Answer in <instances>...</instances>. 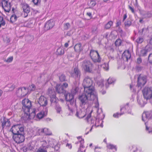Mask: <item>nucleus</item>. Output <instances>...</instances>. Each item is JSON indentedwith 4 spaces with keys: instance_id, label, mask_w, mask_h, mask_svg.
I'll return each instance as SVG.
<instances>
[{
    "instance_id": "46",
    "label": "nucleus",
    "mask_w": 152,
    "mask_h": 152,
    "mask_svg": "<svg viewBox=\"0 0 152 152\" xmlns=\"http://www.w3.org/2000/svg\"><path fill=\"white\" fill-rule=\"evenodd\" d=\"M32 1L34 4L36 5H38L40 3V0H32Z\"/></svg>"
},
{
    "instance_id": "44",
    "label": "nucleus",
    "mask_w": 152,
    "mask_h": 152,
    "mask_svg": "<svg viewBox=\"0 0 152 152\" xmlns=\"http://www.w3.org/2000/svg\"><path fill=\"white\" fill-rule=\"evenodd\" d=\"M148 60L150 64H152V53H150L149 55Z\"/></svg>"
},
{
    "instance_id": "17",
    "label": "nucleus",
    "mask_w": 152,
    "mask_h": 152,
    "mask_svg": "<svg viewBox=\"0 0 152 152\" xmlns=\"http://www.w3.org/2000/svg\"><path fill=\"white\" fill-rule=\"evenodd\" d=\"M23 12L25 13H28L30 11V8L28 5L26 3L21 4Z\"/></svg>"
},
{
    "instance_id": "25",
    "label": "nucleus",
    "mask_w": 152,
    "mask_h": 152,
    "mask_svg": "<svg viewBox=\"0 0 152 152\" xmlns=\"http://www.w3.org/2000/svg\"><path fill=\"white\" fill-rule=\"evenodd\" d=\"M101 59L99 53L97 55V56H95L94 58H91L94 62H100L101 61Z\"/></svg>"
},
{
    "instance_id": "1",
    "label": "nucleus",
    "mask_w": 152,
    "mask_h": 152,
    "mask_svg": "<svg viewBox=\"0 0 152 152\" xmlns=\"http://www.w3.org/2000/svg\"><path fill=\"white\" fill-rule=\"evenodd\" d=\"M10 132L12 133V138L18 143H20L25 140L24 129L20 124L14 125L10 129Z\"/></svg>"
},
{
    "instance_id": "22",
    "label": "nucleus",
    "mask_w": 152,
    "mask_h": 152,
    "mask_svg": "<svg viewBox=\"0 0 152 152\" xmlns=\"http://www.w3.org/2000/svg\"><path fill=\"white\" fill-rule=\"evenodd\" d=\"M150 117V114L149 113H143L142 115V120L143 121H145L147 119H149Z\"/></svg>"
},
{
    "instance_id": "24",
    "label": "nucleus",
    "mask_w": 152,
    "mask_h": 152,
    "mask_svg": "<svg viewBox=\"0 0 152 152\" xmlns=\"http://www.w3.org/2000/svg\"><path fill=\"white\" fill-rule=\"evenodd\" d=\"M24 112V114L22 117V119L25 121H26L28 120H29V116L28 113L29 112L26 111V112Z\"/></svg>"
},
{
    "instance_id": "41",
    "label": "nucleus",
    "mask_w": 152,
    "mask_h": 152,
    "mask_svg": "<svg viewBox=\"0 0 152 152\" xmlns=\"http://www.w3.org/2000/svg\"><path fill=\"white\" fill-rule=\"evenodd\" d=\"M96 4V2L95 1H91L89 4V5L91 7H89V8H91V7H94V6Z\"/></svg>"
},
{
    "instance_id": "33",
    "label": "nucleus",
    "mask_w": 152,
    "mask_h": 152,
    "mask_svg": "<svg viewBox=\"0 0 152 152\" xmlns=\"http://www.w3.org/2000/svg\"><path fill=\"white\" fill-rule=\"evenodd\" d=\"M45 115L44 112L42 111L37 114V117L38 118L41 119Z\"/></svg>"
},
{
    "instance_id": "63",
    "label": "nucleus",
    "mask_w": 152,
    "mask_h": 152,
    "mask_svg": "<svg viewBox=\"0 0 152 152\" xmlns=\"http://www.w3.org/2000/svg\"><path fill=\"white\" fill-rule=\"evenodd\" d=\"M129 9L131 10L132 12L133 13H134V8L132 7H131V6H129Z\"/></svg>"
},
{
    "instance_id": "20",
    "label": "nucleus",
    "mask_w": 152,
    "mask_h": 152,
    "mask_svg": "<svg viewBox=\"0 0 152 152\" xmlns=\"http://www.w3.org/2000/svg\"><path fill=\"white\" fill-rule=\"evenodd\" d=\"M50 100L51 102V105H52L53 103L56 104L57 101L58 100V98L56 97L55 94H53L50 96Z\"/></svg>"
},
{
    "instance_id": "14",
    "label": "nucleus",
    "mask_w": 152,
    "mask_h": 152,
    "mask_svg": "<svg viewBox=\"0 0 152 152\" xmlns=\"http://www.w3.org/2000/svg\"><path fill=\"white\" fill-rule=\"evenodd\" d=\"M131 57V53L129 51H125L122 54V58L124 61H127Z\"/></svg>"
},
{
    "instance_id": "10",
    "label": "nucleus",
    "mask_w": 152,
    "mask_h": 152,
    "mask_svg": "<svg viewBox=\"0 0 152 152\" xmlns=\"http://www.w3.org/2000/svg\"><path fill=\"white\" fill-rule=\"evenodd\" d=\"M28 89L25 87L20 88L17 91V95L20 97H24L27 94Z\"/></svg>"
},
{
    "instance_id": "18",
    "label": "nucleus",
    "mask_w": 152,
    "mask_h": 152,
    "mask_svg": "<svg viewBox=\"0 0 152 152\" xmlns=\"http://www.w3.org/2000/svg\"><path fill=\"white\" fill-rule=\"evenodd\" d=\"M48 130V129L47 128L38 129L36 132V135H39L41 134L42 133H45L47 135H50L51 134L46 133V131Z\"/></svg>"
},
{
    "instance_id": "52",
    "label": "nucleus",
    "mask_w": 152,
    "mask_h": 152,
    "mask_svg": "<svg viewBox=\"0 0 152 152\" xmlns=\"http://www.w3.org/2000/svg\"><path fill=\"white\" fill-rule=\"evenodd\" d=\"M107 82L108 84H111L112 83H113L114 82V80H113L112 79V78H109L107 80Z\"/></svg>"
},
{
    "instance_id": "62",
    "label": "nucleus",
    "mask_w": 152,
    "mask_h": 152,
    "mask_svg": "<svg viewBox=\"0 0 152 152\" xmlns=\"http://www.w3.org/2000/svg\"><path fill=\"white\" fill-rule=\"evenodd\" d=\"M142 60L140 58H138L137 59V62L138 64H140L141 63Z\"/></svg>"
},
{
    "instance_id": "16",
    "label": "nucleus",
    "mask_w": 152,
    "mask_h": 152,
    "mask_svg": "<svg viewBox=\"0 0 152 152\" xmlns=\"http://www.w3.org/2000/svg\"><path fill=\"white\" fill-rule=\"evenodd\" d=\"M1 122L2 123L1 126L2 129H4L5 126L9 127L10 125L9 120L5 118H4L2 121H1Z\"/></svg>"
},
{
    "instance_id": "6",
    "label": "nucleus",
    "mask_w": 152,
    "mask_h": 152,
    "mask_svg": "<svg viewBox=\"0 0 152 152\" xmlns=\"http://www.w3.org/2000/svg\"><path fill=\"white\" fill-rule=\"evenodd\" d=\"M92 64L89 61L84 60L82 62V66L85 71L91 72L92 71Z\"/></svg>"
},
{
    "instance_id": "31",
    "label": "nucleus",
    "mask_w": 152,
    "mask_h": 152,
    "mask_svg": "<svg viewBox=\"0 0 152 152\" xmlns=\"http://www.w3.org/2000/svg\"><path fill=\"white\" fill-rule=\"evenodd\" d=\"M1 4L2 7H4L5 6L8 7L10 6V3H8L7 1L5 0H2Z\"/></svg>"
},
{
    "instance_id": "38",
    "label": "nucleus",
    "mask_w": 152,
    "mask_h": 152,
    "mask_svg": "<svg viewBox=\"0 0 152 152\" xmlns=\"http://www.w3.org/2000/svg\"><path fill=\"white\" fill-rule=\"evenodd\" d=\"M113 23V22L111 21H109L105 25V28L107 29L109 28L110 27L111 25H112Z\"/></svg>"
},
{
    "instance_id": "29",
    "label": "nucleus",
    "mask_w": 152,
    "mask_h": 152,
    "mask_svg": "<svg viewBox=\"0 0 152 152\" xmlns=\"http://www.w3.org/2000/svg\"><path fill=\"white\" fill-rule=\"evenodd\" d=\"M64 50L61 48H58L56 50V54L58 55H63L64 53Z\"/></svg>"
},
{
    "instance_id": "13",
    "label": "nucleus",
    "mask_w": 152,
    "mask_h": 152,
    "mask_svg": "<svg viewBox=\"0 0 152 152\" xmlns=\"http://www.w3.org/2000/svg\"><path fill=\"white\" fill-rule=\"evenodd\" d=\"M151 50L149 46H146L144 48L141 50L140 52V55L142 56H145L147 55L148 53Z\"/></svg>"
},
{
    "instance_id": "51",
    "label": "nucleus",
    "mask_w": 152,
    "mask_h": 152,
    "mask_svg": "<svg viewBox=\"0 0 152 152\" xmlns=\"http://www.w3.org/2000/svg\"><path fill=\"white\" fill-rule=\"evenodd\" d=\"M124 113H120V114H119L118 113H116L115 114H114L113 115V116L115 117V118H118V115H123V114Z\"/></svg>"
},
{
    "instance_id": "61",
    "label": "nucleus",
    "mask_w": 152,
    "mask_h": 152,
    "mask_svg": "<svg viewBox=\"0 0 152 152\" xmlns=\"http://www.w3.org/2000/svg\"><path fill=\"white\" fill-rule=\"evenodd\" d=\"M79 88L77 87H75L74 89V91H73V92L74 93H77L78 91Z\"/></svg>"
},
{
    "instance_id": "40",
    "label": "nucleus",
    "mask_w": 152,
    "mask_h": 152,
    "mask_svg": "<svg viewBox=\"0 0 152 152\" xmlns=\"http://www.w3.org/2000/svg\"><path fill=\"white\" fill-rule=\"evenodd\" d=\"M64 29L66 30H67L70 28V25L69 23H67L64 24Z\"/></svg>"
},
{
    "instance_id": "57",
    "label": "nucleus",
    "mask_w": 152,
    "mask_h": 152,
    "mask_svg": "<svg viewBox=\"0 0 152 152\" xmlns=\"http://www.w3.org/2000/svg\"><path fill=\"white\" fill-rule=\"evenodd\" d=\"M129 107V103H128L126 104V105L125 106V107H123L121 108V111L122 110L125 108V109H127Z\"/></svg>"
},
{
    "instance_id": "2",
    "label": "nucleus",
    "mask_w": 152,
    "mask_h": 152,
    "mask_svg": "<svg viewBox=\"0 0 152 152\" xmlns=\"http://www.w3.org/2000/svg\"><path fill=\"white\" fill-rule=\"evenodd\" d=\"M78 99L80 106L84 108L85 105L88 104L89 101L97 99V93H93L88 91L86 92L84 91V92L79 96Z\"/></svg>"
},
{
    "instance_id": "50",
    "label": "nucleus",
    "mask_w": 152,
    "mask_h": 152,
    "mask_svg": "<svg viewBox=\"0 0 152 152\" xmlns=\"http://www.w3.org/2000/svg\"><path fill=\"white\" fill-rule=\"evenodd\" d=\"M13 59V57L12 56L8 58L7 60L5 61L7 62L10 63L12 61Z\"/></svg>"
},
{
    "instance_id": "35",
    "label": "nucleus",
    "mask_w": 152,
    "mask_h": 152,
    "mask_svg": "<svg viewBox=\"0 0 152 152\" xmlns=\"http://www.w3.org/2000/svg\"><path fill=\"white\" fill-rule=\"evenodd\" d=\"M104 80H101L97 82V83L98 86L101 88L104 86Z\"/></svg>"
},
{
    "instance_id": "45",
    "label": "nucleus",
    "mask_w": 152,
    "mask_h": 152,
    "mask_svg": "<svg viewBox=\"0 0 152 152\" xmlns=\"http://www.w3.org/2000/svg\"><path fill=\"white\" fill-rule=\"evenodd\" d=\"M4 10L6 12H9L10 10V6L8 7H2Z\"/></svg>"
},
{
    "instance_id": "54",
    "label": "nucleus",
    "mask_w": 152,
    "mask_h": 152,
    "mask_svg": "<svg viewBox=\"0 0 152 152\" xmlns=\"http://www.w3.org/2000/svg\"><path fill=\"white\" fill-rule=\"evenodd\" d=\"M92 111L88 115L87 117L86 118V119L88 122V120L89 118H91V113Z\"/></svg>"
},
{
    "instance_id": "21",
    "label": "nucleus",
    "mask_w": 152,
    "mask_h": 152,
    "mask_svg": "<svg viewBox=\"0 0 152 152\" xmlns=\"http://www.w3.org/2000/svg\"><path fill=\"white\" fill-rule=\"evenodd\" d=\"M74 48L75 51L77 52H80L83 50L81 45L80 43L76 44Z\"/></svg>"
},
{
    "instance_id": "64",
    "label": "nucleus",
    "mask_w": 152,
    "mask_h": 152,
    "mask_svg": "<svg viewBox=\"0 0 152 152\" xmlns=\"http://www.w3.org/2000/svg\"><path fill=\"white\" fill-rule=\"evenodd\" d=\"M96 119L95 118H94V119H92L91 121V124H93L94 125H95V123L96 121Z\"/></svg>"
},
{
    "instance_id": "12",
    "label": "nucleus",
    "mask_w": 152,
    "mask_h": 152,
    "mask_svg": "<svg viewBox=\"0 0 152 152\" xmlns=\"http://www.w3.org/2000/svg\"><path fill=\"white\" fill-rule=\"evenodd\" d=\"M38 103L40 106L45 107L48 104V101L46 98L44 96H41L39 98Z\"/></svg>"
},
{
    "instance_id": "23",
    "label": "nucleus",
    "mask_w": 152,
    "mask_h": 152,
    "mask_svg": "<svg viewBox=\"0 0 152 152\" xmlns=\"http://www.w3.org/2000/svg\"><path fill=\"white\" fill-rule=\"evenodd\" d=\"M80 143V146L79 148L78 149V152L80 151L81 152H83V149H84V146H83V145L82 144L84 143V140L83 139H81V140L79 142H76L75 143L76 144H77L78 143Z\"/></svg>"
},
{
    "instance_id": "32",
    "label": "nucleus",
    "mask_w": 152,
    "mask_h": 152,
    "mask_svg": "<svg viewBox=\"0 0 152 152\" xmlns=\"http://www.w3.org/2000/svg\"><path fill=\"white\" fill-rule=\"evenodd\" d=\"M17 19V17L16 16L15 14L11 16L10 21L12 23H13L16 21Z\"/></svg>"
},
{
    "instance_id": "7",
    "label": "nucleus",
    "mask_w": 152,
    "mask_h": 152,
    "mask_svg": "<svg viewBox=\"0 0 152 152\" xmlns=\"http://www.w3.org/2000/svg\"><path fill=\"white\" fill-rule=\"evenodd\" d=\"M142 92L144 97L145 99H152V90L150 88L145 87L142 90Z\"/></svg>"
},
{
    "instance_id": "37",
    "label": "nucleus",
    "mask_w": 152,
    "mask_h": 152,
    "mask_svg": "<svg viewBox=\"0 0 152 152\" xmlns=\"http://www.w3.org/2000/svg\"><path fill=\"white\" fill-rule=\"evenodd\" d=\"M92 32L93 34H96L98 32L97 28L96 26H93L92 28Z\"/></svg>"
},
{
    "instance_id": "59",
    "label": "nucleus",
    "mask_w": 152,
    "mask_h": 152,
    "mask_svg": "<svg viewBox=\"0 0 152 152\" xmlns=\"http://www.w3.org/2000/svg\"><path fill=\"white\" fill-rule=\"evenodd\" d=\"M73 32L71 31H70L67 32L66 35L68 36H71Z\"/></svg>"
},
{
    "instance_id": "26",
    "label": "nucleus",
    "mask_w": 152,
    "mask_h": 152,
    "mask_svg": "<svg viewBox=\"0 0 152 152\" xmlns=\"http://www.w3.org/2000/svg\"><path fill=\"white\" fill-rule=\"evenodd\" d=\"M101 59L99 53L97 55V56H95L94 58H91L94 62H100L101 61Z\"/></svg>"
},
{
    "instance_id": "11",
    "label": "nucleus",
    "mask_w": 152,
    "mask_h": 152,
    "mask_svg": "<svg viewBox=\"0 0 152 152\" xmlns=\"http://www.w3.org/2000/svg\"><path fill=\"white\" fill-rule=\"evenodd\" d=\"M54 23L52 20H50L47 22L45 24L44 30L45 31L48 30L52 28L54 25Z\"/></svg>"
},
{
    "instance_id": "39",
    "label": "nucleus",
    "mask_w": 152,
    "mask_h": 152,
    "mask_svg": "<svg viewBox=\"0 0 152 152\" xmlns=\"http://www.w3.org/2000/svg\"><path fill=\"white\" fill-rule=\"evenodd\" d=\"M56 111L58 113H60L61 111V109L60 106L58 104H57L56 107Z\"/></svg>"
},
{
    "instance_id": "43",
    "label": "nucleus",
    "mask_w": 152,
    "mask_h": 152,
    "mask_svg": "<svg viewBox=\"0 0 152 152\" xmlns=\"http://www.w3.org/2000/svg\"><path fill=\"white\" fill-rule=\"evenodd\" d=\"M143 39L142 38L138 37L136 40V42L138 43H141L143 41Z\"/></svg>"
},
{
    "instance_id": "30",
    "label": "nucleus",
    "mask_w": 152,
    "mask_h": 152,
    "mask_svg": "<svg viewBox=\"0 0 152 152\" xmlns=\"http://www.w3.org/2000/svg\"><path fill=\"white\" fill-rule=\"evenodd\" d=\"M48 148L47 146H44L43 147H40L36 152H47L46 148Z\"/></svg>"
},
{
    "instance_id": "36",
    "label": "nucleus",
    "mask_w": 152,
    "mask_h": 152,
    "mask_svg": "<svg viewBox=\"0 0 152 152\" xmlns=\"http://www.w3.org/2000/svg\"><path fill=\"white\" fill-rule=\"evenodd\" d=\"M121 40L120 39L118 38L116 40L115 44L116 46H119L121 45Z\"/></svg>"
},
{
    "instance_id": "8",
    "label": "nucleus",
    "mask_w": 152,
    "mask_h": 152,
    "mask_svg": "<svg viewBox=\"0 0 152 152\" xmlns=\"http://www.w3.org/2000/svg\"><path fill=\"white\" fill-rule=\"evenodd\" d=\"M147 76L145 75L142 76L140 75L138 77L137 84L138 87H140L144 86L147 82Z\"/></svg>"
},
{
    "instance_id": "56",
    "label": "nucleus",
    "mask_w": 152,
    "mask_h": 152,
    "mask_svg": "<svg viewBox=\"0 0 152 152\" xmlns=\"http://www.w3.org/2000/svg\"><path fill=\"white\" fill-rule=\"evenodd\" d=\"M5 21L4 20H3L2 21L0 22V28H1V26H4L5 25Z\"/></svg>"
},
{
    "instance_id": "5",
    "label": "nucleus",
    "mask_w": 152,
    "mask_h": 152,
    "mask_svg": "<svg viewBox=\"0 0 152 152\" xmlns=\"http://www.w3.org/2000/svg\"><path fill=\"white\" fill-rule=\"evenodd\" d=\"M22 103L23 105L22 109L23 111L29 112L31 107V101L28 99H25L22 101Z\"/></svg>"
},
{
    "instance_id": "34",
    "label": "nucleus",
    "mask_w": 152,
    "mask_h": 152,
    "mask_svg": "<svg viewBox=\"0 0 152 152\" xmlns=\"http://www.w3.org/2000/svg\"><path fill=\"white\" fill-rule=\"evenodd\" d=\"M29 112L30 111L28 112V113L30 119H31L34 117L36 115L35 112L34 110H33L32 112L30 113Z\"/></svg>"
},
{
    "instance_id": "19",
    "label": "nucleus",
    "mask_w": 152,
    "mask_h": 152,
    "mask_svg": "<svg viewBox=\"0 0 152 152\" xmlns=\"http://www.w3.org/2000/svg\"><path fill=\"white\" fill-rule=\"evenodd\" d=\"M86 115L85 112L80 110L79 111H77L75 114V115L79 118H83Z\"/></svg>"
},
{
    "instance_id": "58",
    "label": "nucleus",
    "mask_w": 152,
    "mask_h": 152,
    "mask_svg": "<svg viewBox=\"0 0 152 152\" xmlns=\"http://www.w3.org/2000/svg\"><path fill=\"white\" fill-rule=\"evenodd\" d=\"M4 40L7 43H9L10 42V39L8 37H6L5 38H4Z\"/></svg>"
},
{
    "instance_id": "49",
    "label": "nucleus",
    "mask_w": 152,
    "mask_h": 152,
    "mask_svg": "<svg viewBox=\"0 0 152 152\" xmlns=\"http://www.w3.org/2000/svg\"><path fill=\"white\" fill-rule=\"evenodd\" d=\"M100 121H102L101 120H99V119H96V121L95 123V126H99V123Z\"/></svg>"
},
{
    "instance_id": "9",
    "label": "nucleus",
    "mask_w": 152,
    "mask_h": 152,
    "mask_svg": "<svg viewBox=\"0 0 152 152\" xmlns=\"http://www.w3.org/2000/svg\"><path fill=\"white\" fill-rule=\"evenodd\" d=\"M70 75L71 77L76 80H79L81 75L80 70L77 68H75L73 71L71 72Z\"/></svg>"
},
{
    "instance_id": "27",
    "label": "nucleus",
    "mask_w": 152,
    "mask_h": 152,
    "mask_svg": "<svg viewBox=\"0 0 152 152\" xmlns=\"http://www.w3.org/2000/svg\"><path fill=\"white\" fill-rule=\"evenodd\" d=\"M98 53H99L97 51L92 50H91L90 52L89 55L91 59L92 58H94L95 56H97V55Z\"/></svg>"
},
{
    "instance_id": "55",
    "label": "nucleus",
    "mask_w": 152,
    "mask_h": 152,
    "mask_svg": "<svg viewBox=\"0 0 152 152\" xmlns=\"http://www.w3.org/2000/svg\"><path fill=\"white\" fill-rule=\"evenodd\" d=\"M61 85L64 88H66L68 86V84L66 83H64L62 85Z\"/></svg>"
},
{
    "instance_id": "4",
    "label": "nucleus",
    "mask_w": 152,
    "mask_h": 152,
    "mask_svg": "<svg viewBox=\"0 0 152 152\" xmlns=\"http://www.w3.org/2000/svg\"><path fill=\"white\" fill-rule=\"evenodd\" d=\"M65 100L70 102L71 105H76V100L74 99V95L72 93L66 92L64 94Z\"/></svg>"
},
{
    "instance_id": "42",
    "label": "nucleus",
    "mask_w": 152,
    "mask_h": 152,
    "mask_svg": "<svg viewBox=\"0 0 152 152\" xmlns=\"http://www.w3.org/2000/svg\"><path fill=\"white\" fill-rule=\"evenodd\" d=\"M124 25L125 27H129L131 25L132 22L130 20H128L124 22Z\"/></svg>"
},
{
    "instance_id": "60",
    "label": "nucleus",
    "mask_w": 152,
    "mask_h": 152,
    "mask_svg": "<svg viewBox=\"0 0 152 152\" xmlns=\"http://www.w3.org/2000/svg\"><path fill=\"white\" fill-rule=\"evenodd\" d=\"M100 147H96L95 148V152H99L100 151Z\"/></svg>"
},
{
    "instance_id": "47",
    "label": "nucleus",
    "mask_w": 152,
    "mask_h": 152,
    "mask_svg": "<svg viewBox=\"0 0 152 152\" xmlns=\"http://www.w3.org/2000/svg\"><path fill=\"white\" fill-rule=\"evenodd\" d=\"M143 68V67L139 65L137 66L136 67V69L138 72L141 71Z\"/></svg>"
},
{
    "instance_id": "3",
    "label": "nucleus",
    "mask_w": 152,
    "mask_h": 152,
    "mask_svg": "<svg viewBox=\"0 0 152 152\" xmlns=\"http://www.w3.org/2000/svg\"><path fill=\"white\" fill-rule=\"evenodd\" d=\"M82 85L84 88V91L92 92L93 93H96L94 87L93 86L92 80L88 77H86L83 80Z\"/></svg>"
},
{
    "instance_id": "48",
    "label": "nucleus",
    "mask_w": 152,
    "mask_h": 152,
    "mask_svg": "<svg viewBox=\"0 0 152 152\" xmlns=\"http://www.w3.org/2000/svg\"><path fill=\"white\" fill-rule=\"evenodd\" d=\"M107 147L108 148L111 149L115 148V150H116V149L115 147V146L112 144H109L107 146Z\"/></svg>"
},
{
    "instance_id": "28",
    "label": "nucleus",
    "mask_w": 152,
    "mask_h": 152,
    "mask_svg": "<svg viewBox=\"0 0 152 152\" xmlns=\"http://www.w3.org/2000/svg\"><path fill=\"white\" fill-rule=\"evenodd\" d=\"M59 78L60 81L61 82L66 81L67 80L66 76L63 74H61L59 76Z\"/></svg>"
},
{
    "instance_id": "15",
    "label": "nucleus",
    "mask_w": 152,
    "mask_h": 152,
    "mask_svg": "<svg viewBox=\"0 0 152 152\" xmlns=\"http://www.w3.org/2000/svg\"><path fill=\"white\" fill-rule=\"evenodd\" d=\"M56 91L59 94H63L66 92L64 88L62 87L61 84H57L56 87Z\"/></svg>"
},
{
    "instance_id": "53",
    "label": "nucleus",
    "mask_w": 152,
    "mask_h": 152,
    "mask_svg": "<svg viewBox=\"0 0 152 152\" xmlns=\"http://www.w3.org/2000/svg\"><path fill=\"white\" fill-rule=\"evenodd\" d=\"M29 87L30 88H31V91H34L35 89V86L34 85L32 84L31 86H29Z\"/></svg>"
}]
</instances>
